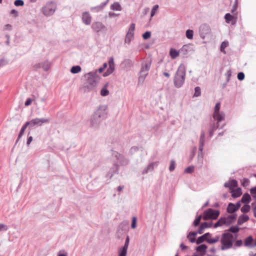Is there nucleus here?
I'll return each instance as SVG.
<instances>
[{
    "label": "nucleus",
    "mask_w": 256,
    "mask_h": 256,
    "mask_svg": "<svg viewBox=\"0 0 256 256\" xmlns=\"http://www.w3.org/2000/svg\"><path fill=\"white\" fill-rule=\"evenodd\" d=\"M148 75H146V74H142L140 73V76L138 78V84H142L144 82V80L146 79V77Z\"/></svg>",
    "instance_id": "4c0bfd02"
},
{
    "label": "nucleus",
    "mask_w": 256,
    "mask_h": 256,
    "mask_svg": "<svg viewBox=\"0 0 256 256\" xmlns=\"http://www.w3.org/2000/svg\"><path fill=\"white\" fill-rule=\"evenodd\" d=\"M136 226V217H133L131 227L132 228H134Z\"/></svg>",
    "instance_id": "680f3d73"
},
{
    "label": "nucleus",
    "mask_w": 256,
    "mask_h": 256,
    "mask_svg": "<svg viewBox=\"0 0 256 256\" xmlns=\"http://www.w3.org/2000/svg\"><path fill=\"white\" fill-rule=\"evenodd\" d=\"M212 222H202L201 224V225L203 226V228H210L212 226Z\"/></svg>",
    "instance_id": "864d4df0"
},
{
    "label": "nucleus",
    "mask_w": 256,
    "mask_h": 256,
    "mask_svg": "<svg viewBox=\"0 0 256 256\" xmlns=\"http://www.w3.org/2000/svg\"><path fill=\"white\" fill-rule=\"evenodd\" d=\"M108 106L106 105H100L96 110L94 114L100 118L104 120L106 118L108 114Z\"/></svg>",
    "instance_id": "0eeeda50"
},
{
    "label": "nucleus",
    "mask_w": 256,
    "mask_h": 256,
    "mask_svg": "<svg viewBox=\"0 0 256 256\" xmlns=\"http://www.w3.org/2000/svg\"><path fill=\"white\" fill-rule=\"evenodd\" d=\"M186 37L190 40L193 38L194 31L192 30H188L186 32Z\"/></svg>",
    "instance_id": "37998d69"
},
{
    "label": "nucleus",
    "mask_w": 256,
    "mask_h": 256,
    "mask_svg": "<svg viewBox=\"0 0 256 256\" xmlns=\"http://www.w3.org/2000/svg\"><path fill=\"white\" fill-rule=\"evenodd\" d=\"M228 42H223L220 45V51L226 54L224 49L228 46Z\"/></svg>",
    "instance_id": "49530a36"
},
{
    "label": "nucleus",
    "mask_w": 256,
    "mask_h": 256,
    "mask_svg": "<svg viewBox=\"0 0 256 256\" xmlns=\"http://www.w3.org/2000/svg\"><path fill=\"white\" fill-rule=\"evenodd\" d=\"M108 0H106V2H102L100 6H98L96 7H92L90 8L91 10H96V11H99L100 10L102 9L104 7L106 4Z\"/></svg>",
    "instance_id": "e433bc0d"
},
{
    "label": "nucleus",
    "mask_w": 256,
    "mask_h": 256,
    "mask_svg": "<svg viewBox=\"0 0 256 256\" xmlns=\"http://www.w3.org/2000/svg\"><path fill=\"white\" fill-rule=\"evenodd\" d=\"M50 63L48 61L46 60L42 62L41 68H42L44 70H48L50 69Z\"/></svg>",
    "instance_id": "f704fd0d"
},
{
    "label": "nucleus",
    "mask_w": 256,
    "mask_h": 256,
    "mask_svg": "<svg viewBox=\"0 0 256 256\" xmlns=\"http://www.w3.org/2000/svg\"><path fill=\"white\" fill-rule=\"evenodd\" d=\"M157 162H152L150 164L143 170L142 174H145L150 172H152L154 170V166H157Z\"/></svg>",
    "instance_id": "b1692460"
},
{
    "label": "nucleus",
    "mask_w": 256,
    "mask_h": 256,
    "mask_svg": "<svg viewBox=\"0 0 256 256\" xmlns=\"http://www.w3.org/2000/svg\"><path fill=\"white\" fill-rule=\"evenodd\" d=\"M158 4L154 5L153 6V8L151 10V14H150L151 17H152L154 16V15L155 14L156 12L158 10Z\"/></svg>",
    "instance_id": "5fc2aeb1"
},
{
    "label": "nucleus",
    "mask_w": 256,
    "mask_h": 256,
    "mask_svg": "<svg viewBox=\"0 0 256 256\" xmlns=\"http://www.w3.org/2000/svg\"><path fill=\"white\" fill-rule=\"evenodd\" d=\"M207 248V246L205 244H202L196 248V250L198 252H200L202 253V254L200 255H196V256H202L205 254L206 252V250Z\"/></svg>",
    "instance_id": "393cba45"
},
{
    "label": "nucleus",
    "mask_w": 256,
    "mask_h": 256,
    "mask_svg": "<svg viewBox=\"0 0 256 256\" xmlns=\"http://www.w3.org/2000/svg\"><path fill=\"white\" fill-rule=\"evenodd\" d=\"M211 236V234L209 232H206L202 236L198 237L196 240V242L197 244H200L202 243L204 241H206L207 242V240L208 239V238Z\"/></svg>",
    "instance_id": "412c9836"
},
{
    "label": "nucleus",
    "mask_w": 256,
    "mask_h": 256,
    "mask_svg": "<svg viewBox=\"0 0 256 256\" xmlns=\"http://www.w3.org/2000/svg\"><path fill=\"white\" fill-rule=\"evenodd\" d=\"M84 76L86 81L80 88V90L84 93L94 90L100 79L99 76L97 74V70L86 74Z\"/></svg>",
    "instance_id": "f03ea898"
},
{
    "label": "nucleus",
    "mask_w": 256,
    "mask_h": 256,
    "mask_svg": "<svg viewBox=\"0 0 256 256\" xmlns=\"http://www.w3.org/2000/svg\"><path fill=\"white\" fill-rule=\"evenodd\" d=\"M56 9V2L52 1L48 2L46 4L42 7V12L46 16H52Z\"/></svg>",
    "instance_id": "39448f33"
},
{
    "label": "nucleus",
    "mask_w": 256,
    "mask_h": 256,
    "mask_svg": "<svg viewBox=\"0 0 256 256\" xmlns=\"http://www.w3.org/2000/svg\"><path fill=\"white\" fill-rule=\"evenodd\" d=\"M111 9L113 10H121L122 8L120 4L118 2H114L112 4L111 6Z\"/></svg>",
    "instance_id": "58836bf2"
},
{
    "label": "nucleus",
    "mask_w": 256,
    "mask_h": 256,
    "mask_svg": "<svg viewBox=\"0 0 256 256\" xmlns=\"http://www.w3.org/2000/svg\"><path fill=\"white\" fill-rule=\"evenodd\" d=\"M200 37L204 39L206 35L210 32V28L207 24H202L200 26Z\"/></svg>",
    "instance_id": "dca6fc26"
},
{
    "label": "nucleus",
    "mask_w": 256,
    "mask_h": 256,
    "mask_svg": "<svg viewBox=\"0 0 256 256\" xmlns=\"http://www.w3.org/2000/svg\"><path fill=\"white\" fill-rule=\"evenodd\" d=\"M236 214L229 215L227 218H226V225L228 226L230 224H231L233 220L236 219Z\"/></svg>",
    "instance_id": "72a5a7b5"
},
{
    "label": "nucleus",
    "mask_w": 256,
    "mask_h": 256,
    "mask_svg": "<svg viewBox=\"0 0 256 256\" xmlns=\"http://www.w3.org/2000/svg\"><path fill=\"white\" fill-rule=\"evenodd\" d=\"M176 167V163L174 160H171L170 162V166H169V170L170 172H172Z\"/></svg>",
    "instance_id": "3c124183"
},
{
    "label": "nucleus",
    "mask_w": 256,
    "mask_h": 256,
    "mask_svg": "<svg viewBox=\"0 0 256 256\" xmlns=\"http://www.w3.org/2000/svg\"><path fill=\"white\" fill-rule=\"evenodd\" d=\"M250 192L253 198L256 199V186L250 188Z\"/></svg>",
    "instance_id": "bf43d9fd"
},
{
    "label": "nucleus",
    "mask_w": 256,
    "mask_h": 256,
    "mask_svg": "<svg viewBox=\"0 0 256 256\" xmlns=\"http://www.w3.org/2000/svg\"><path fill=\"white\" fill-rule=\"evenodd\" d=\"M121 64L124 70H128L133 66L134 63L130 59H125L122 62Z\"/></svg>",
    "instance_id": "a211bd4d"
},
{
    "label": "nucleus",
    "mask_w": 256,
    "mask_h": 256,
    "mask_svg": "<svg viewBox=\"0 0 256 256\" xmlns=\"http://www.w3.org/2000/svg\"><path fill=\"white\" fill-rule=\"evenodd\" d=\"M250 209V206H249L248 204H245L242 208H241V212L243 213H246L248 212Z\"/></svg>",
    "instance_id": "c03bdc74"
},
{
    "label": "nucleus",
    "mask_w": 256,
    "mask_h": 256,
    "mask_svg": "<svg viewBox=\"0 0 256 256\" xmlns=\"http://www.w3.org/2000/svg\"><path fill=\"white\" fill-rule=\"evenodd\" d=\"M128 249L122 247L118 250V256H126Z\"/></svg>",
    "instance_id": "79ce46f5"
},
{
    "label": "nucleus",
    "mask_w": 256,
    "mask_h": 256,
    "mask_svg": "<svg viewBox=\"0 0 256 256\" xmlns=\"http://www.w3.org/2000/svg\"><path fill=\"white\" fill-rule=\"evenodd\" d=\"M226 76H227V82L230 80V78L232 76V72L230 70H228L226 73Z\"/></svg>",
    "instance_id": "338daca9"
},
{
    "label": "nucleus",
    "mask_w": 256,
    "mask_h": 256,
    "mask_svg": "<svg viewBox=\"0 0 256 256\" xmlns=\"http://www.w3.org/2000/svg\"><path fill=\"white\" fill-rule=\"evenodd\" d=\"M236 14H234V15H232L230 13L226 14L224 16L226 22L228 24L231 22L232 24H235L236 22Z\"/></svg>",
    "instance_id": "2eb2a0df"
},
{
    "label": "nucleus",
    "mask_w": 256,
    "mask_h": 256,
    "mask_svg": "<svg viewBox=\"0 0 256 256\" xmlns=\"http://www.w3.org/2000/svg\"><path fill=\"white\" fill-rule=\"evenodd\" d=\"M220 212L218 210H214L212 208H208L204 211L203 215V219L207 220L209 219L215 220L218 218Z\"/></svg>",
    "instance_id": "423d86ee"
},
{
    "label": "nucleus",
    "mask_w": 256,
    "mask_h": 256,
    "mask_svg": "<svg viewBox=\"0 0 256 256\" xmlns=\"http://www.w3.org/2000/svg\"><path fill=\"white\" fill-rule=\"evenodd\" d=\"M118 172V166L117 164L113 166L108 172L107 176L111 178L112 176Z\"/></svg>",
    "instance_id": "5701e85b"
},
{
    "label": "nucleus",
    "mask_w": 256,
    "mask_h": 256,
    "mask_svg": "<svg viewBox=\"0 0 256 256\" xmlns=\"http://www.w3.org/2000/svg\"><path fill=\"white\" fill-rule=\"evenodd\" d=\"M242 194V190L240 188H238L236 190H232V198H238Z\"/></svg>",
    "instance_id": "7c9ffc66"
},
{
    "label": "nucleus",
    "mask_w": 256,
    "mask_h": 256,
    "mask_svg": "<svg viewBox=\"0 0 256 256\" xmlns=\"http://www.w3.org/2000/svg\"><path fill=\"white\" fill-rule=\"evenodd\" d=\"M139 147L138 146H132L130 150V152L132 154H133L134 152H136L138 151V150H139Z\"/></svg>",
    "instance_id": "69168bd1"
},
{
    "label": "nucleus",
    "mask_w": 256,
    "mask_h": 256,
    "mask_svg": "<svg viewBox=\"0 0 256 256\" xmlns=\"http://www.w3.org/2000/svg\"><path fill=\"white\" fill-rule=\"evenodd\" d=\"M238 186V182L236 180H232L224 183V186L226 188H229L230 190H232Z\"/></svg>",
    "instance_id": "aec40b11"
},
{
    "label": "nucleus",
    "mask_w": 256,
    "mask_h": 256,
    "mask_svg": "<svg viewBox=\"0 0 256 256\" xmlns=\"http://www.w3.org/2000/svg\"><path fill=\"white\" fill-rule=\"evenodd\" d=\"M194 166H190L185 169L184 172L186 173L190 174V173L192 172H194Z\"/></svg>",
    "instance_id": "4d7b16f0"
},
{
    "label": "nucleus",
    "mask_w": 256,
    "mask_h": 256,
    "mask_svg": "<svg viewBox=\"0 0 256 256\" xmlns=\"http://www.w3.org/2000/svg\"><path fill=\"white\" fill-rule=\"evenodd\" d=\"M8 229L7 225L0 223V232L6 231Z\"/></svg>",
    "instance_id": "13d9d810"
},
{
    "label": "nucleus",
    "mask_w": 256,
    "mask_h": 256,
    "mask_svg": "<svg viewBox=\"0 0 256 256\" xmlns=\"http://www.w3.org/2000/svg\"><path fill=\"white\" fill-rule=\"evenodd\" d=\"M202 217V215H200L194 220V226H198L200 224Z\"/></svg>",
    "instance_id": "8fccbe9b"
},
{
    "label": "nucleus",
    "mask_w": 256,
    "mask_h": 256,
    "mask_svg": "<svg viewBox=\"0 0 256 256\" xmlns=\"http://www.w3.org/2000/svg\"><path fill=\"white\" fill-rule=\"evenodd\" d=\"M14 4L16 6H22L24 5V2L22 0H16Z\"/></svg>",
    "instance_id": "6e6d98bb"
},
{
    "label": "nucleus",
    "mask_w": 256,
    "mask_h": 256,
    "mask_svg": "<svg viewBox=\"0 0 256 256\" xmlns=\"http://www.w3.org/2000/svg\"><path fill=\"white\" fill-rule=\"evenodd\" d=\"M30 126V122H27L25 123L24 124L20 132V133L18 134V138L16 140V144L18 143V140H20V139L21 138V137L22 136L23 134L24 133V130H26V128L28 126Z\"/></svg>",
    "instance_id": "a878e982"
},
{
    "label": "nucleus",
    "mask_w": 256,
    "mask_h": 256,
    "mask_svg": "<svg viewBox=\"0 0 256 256\" xmlns=\"http://www.w3.org/2000/svg\"><path fill=\"white\" fill-rule=\"evenodd\" d=\"M248 220H249V217L248 215L242 214L238 217V225H242V224L246 222Z\"/></svg>",
    "instance_id": "bb28decb"
},
{
    "label": "nucleus",
    "mask_w": 256,
    "mask_h": 256,
    "mask_svg": "<svg viewBox=\"0 0 256 256\" xmlns=\"http://www.w3.org/2000/svg\"><path fill=\"white\" fill-rule=\"evenodd\" d=\"M49 119L46 118H36L29 121L30 126L33 127L34 126H41L44 124L48 123Z\"/></svg>",
    "instance_id": "9b49d317"
},
{
    "label": "nucleus",
    "mask_w": 256,
    "mask_h": 256,
    "mask_svg": "<svg viewBox=\"0 0 256 256\" xmlns=\"http://www.w3.org/2000/svg\"><path fill=\"white\" fill-rule=\"evenodd\" d=\"M82 68L79 66H73L70 69V72L72 74H77L80 72Z\"/></svg>",
    "instance_id": "ea45409f"
},
{
    "label": "nucleus",
    "mask_w": 256,
    "mask_h": 256,
    "mask_svg": "<svg viewBox=\"0 0 256 256\" xmlns=\"http://www.w3.org/2000/svg\"><path fill=\"white\" fill-rule=\"evenodd\" d=\"M234 242V236L232 234L228 232L222 234L220 239L222 250H224L230 248L232 246Z\"/></svg>",
    "instance_id": "20e7f679"
},
{
    "label": "nucleus",
    "mask_w": 256,
    "mask_h": 256,
    "mask_svg": "<svg viewBox=\"0 0 256 256\" xmlns=\"http://www.w3.org/2000/svg\"><path fill=\"white\" fill-rule=\"evenodd\" d=\"M151 61L150 60L142 62L140 73L148 75L151 66Z\"/></svg>",
    "instance_id": "4468645a"
},
{
    "label": "nucleus",
    "mask_w": 256,
    "mask_h": 256,
    "mask_svg": "<svg viewBox=\"0 0 256 256\" xmlns=\"http://www.w3.org/2000/svg\"><path fill=\"white\" fill-rule=\"evenodd\" d=\"M129 242H130V238H129V236H128L126 238L124 244L122 246V248H126L128 249V245H129Z\"/></svg>",
    "instance_id": "0e129e2a"
},
{
    "label": "nucleus",
    "mask_w": 256,
    "mask_h": 256,
    "mask_svg": "<svg viewBox=\"0 0 256 256\" xmlns=\"http://www.w3.org/2000/svg\"><path fill=\"white\" fill-rule=\"evenodd\" d=\"M251 198L250 195L248 193H245L242 198L241 202L245 204H248Z\"/></svg>",
    "instance_id": "c85d7f7f"
},
{
    "label": "nucleus",
    "mask_w": 256,
    "mask_h": 256,
    "mask_svg": "<svg viewBox=\"0 0 256 256\" xmlns=\"http://www.w3.org/2000/svg\"><path fill=\"white\" fill-rule=\"evenodd\" d=\"M226 217H222L220 218L217 222H216L214 226V228H216L218 226H222L223 224H226Z\"/></svg>",
    "instance_id": "cd10ccee"
},
{
    "label": "nucleus",
    "mask_w": 256,
    "mask_h": 256,
    "mask_svg": "<svg viewBox=\"0 0 256 256\" xmlns=\"http://www.w3.org/2000/svg\"><path fill=\"white\" fill-rule=\"evenodd\" d=\"M186 78V70L184 66L181 64L178 68L174 78V86L176 88H181L184 84Z\"/></svg>",
    "instance_id": "7ed1b4c3"
},
{
    "label": "nucleus",
    "mask_w": 256,
    "mask_h": 256,
    "mask_svg": "<svg viewBox=\"0 0 256 256\" xmlns=\"http://www.w3.org/2000/svg\"><path fill=\"white\" fill-rule=\"evenodd\" d=\"M91 28L94 32L97 33L106 29V26L100 22H93L91 26Z\"/></svg>",
    "instance_id": "f8f14e48"
},
{
    "label": "nucleus",
    "mask_w": 256,
    "mask_h": 256,
    "mask_svg": "<svg viewBox=\"0 0 256 256\" xmlns=\"http://www.w3.org/2000/svg\"><path fill=\"white\" fill-rule=\"evenodd\" d=\"M180 51L173 48H171L170 51V55L172 59H175L180 54Z\"/></svg>",
    "instance_id": "c756f323"
},
{
    "label": "nucleus",
    "mask_w": 256,
    "mask_h": 256,
    "mask_svg": "<svg viewBox=\"0 0 256 256\" xmlns=\"http://www.w3.org/2000/svg\"><path fill=\"white\" fill-rule=\"evenodd\" d=\"M102 120L93 114L90 118V126L94 128H98Z\"/></svg>",
    "instance_id": "ddd939ff"
},
{
    "label": "nucleus",
    "mask_w": 256,
    "mask_h": 256,
    "mask_svg": "<svg viewBox=\"0 0 256 256\" xmlns=\"http://www.w3.org/2000/svg\"><path fill=\"white\" fill-rule=\"evenodd\" d=\"M238 0H235L234 1V2L232 6V8L231 10V12L234 14V12L236 10H237V8H238Z\"/></svg>",
    "instance_id": "603ef678"
},
{
    "label": "nucleus",
    "mask_w": 256,
    "mask_h": 256,
    "mask_svg": "<svg viewBox=\"0 0 256 256\" xmlns=\"http://www.w3.org/2000/svg\"><path fill=\"white\" fill-rule=\"evenodd\" d=\"M197 234V232H190L188 233L187 236L190 242L194 243L196 242V238L194 236Z\"/></svg>",
    "instance_id": "2f4dec72"
},
{
    "label": "nucleus",
    "mask_w": 256,
    "mask_h": 256,
    "mask_svg": "<svg viewBox=\"0 0 256 256\" xmlns=\"http://www.w3.org/2000/svg\"><path fill=\"white\" fill-rule=\"evenodd\" d=\"M220 103L217 102L214 108L212 114V123L210 125L209 135L211 138L215 130L217 129H222L226 125L224 121L225 120V114L224 112L220 111Z\"/></svg>",
    "instance_id": "f257e3e1"
},
{
    "label": "nucleus",
    "mask_w": 256,
    "mask_h": 256,
    "mask_svg": "<svg viewBox=\"0 0 256 256\" xmlns=\"http://www.w3.org/2000/svg\"><path fill=\"white\" fill-rule=\"evenodd\" d=\"M114 70V66H109L106 71L104 74V76H108L113 72Z\"/></svg>",
    "instance_id": "a19ab883"
},
{
    "label": "nucleus",
    "mask_w": 256,
    "mask_h": 256,
    "mask_svg": "<svg viewBox=\"0 0 256 256\" xmlns=\"http://www.w3.org/2000/svg\"><path fill=\"white\" fill-rule=\"evenodd\" d=\"M219 240H220V236H216L214 238H208L207 240V242L210 244H214V243L218 242Z\"/></svg>",
    "instance_id": "a18cd8bd"
},
{
    "label": "nucleus",
    "mask_w": 256,
    "mask_h": 256,
    "mask_svg": "<svg viewBox=\"0 0 256 256\" xmlns=\"http://www.w3.org/2000/svg\"><path fill=\"white\" fill-rule=\"evenodd\" d=\"M201 94L200 88L199 86H196L194 88V96H199Z\"/></svg>",
    "instance_id": "09e8293b"
},
{
    "label": "nucleus",
    "mask_w": 256,
    "mask_h": 256,
    "mask_svg": "<svg viewBox=\"0 0 256 256\" xmlns=\"http://www.w3.org/2000/svg\"><path fill=\"white\" fill-rule=\"evenodd\" d=\"M235 204L233 203L230 202L228 204L227 207V212L228 213H233L237 210Z\"/></svg>",
    "instance_id": "473e14b6"
},
{
    "label": "nucleus",
    "mask_w": 256,
    "mask_h": 256,
    "mask_svg": "<svg viewBox=\"0 0 256 256\" xmlns=\"http://www.w3.org/2000/svg\"><path fill=\"white\" fill-rule=\"evenodd\" d=\"M108 86V84H106L100 90V94L103 96H108L109 94V91L108 90L107 87Z\"/></svg>",
    "instance_id": "c9c22d12"
},
{
    "label": "nucleus",
    "mask_w": 256,
    "mask_h": 256,
    "mask_svg": "<svg viewBox=\"0 0 256 256\" xmlns=\"http://www.w3.org/2000/svg\"><path fill=\"white\" fill-rule=\"evenodd\" d=\"M204 144L205 140H200L197 162L200 166H202L203 164L204 154L202 151Z\"/></svg>",
    "instance_id": "1a4fd4ad"
},
{
    "label": "nucleus",
    "mask_w": 256,
    "mask_h": 256,
    "mask_svg": "<svg viewBox=\"0 0 256 256\" xmlns=\"http://www.w3.org/2000/svg\"><path fill=\"white\" fill-rule=\"evenodd\" d=\"M150 36L151 32L149 31H147L142 34V38L146 40L150 38Z\"/></svg>",
    "instance_id": "052dcab7"
},
{
    "label": "nucleus",
    "mask_w": 256,
    "mask_h": 256,
    "mask_svg": "<svg viewBox=\"0 0 256 256\" xmlns=\"http://www.w3.org/2000/svg\"><path fill=\"white\" fill-rule=\"evenodd\" d=\"M254 240L252 236H250L246 238L244 240V245L249 248H254Z\"/></svg>",
    "instance_id": "6ab92c4d"
},
{
    "label": "nucleus",
    "mask_w": 256,
    "mask_h": 256,
    "mask_svg": "<svg viewBox=\"0 0 256 256\" xmlns=\"http://www.w3.org/2000/svg\"><path fill=\"white\" fill-rule=\"evenodd\" d=\"M238 78L240 80H242L244 78V74L242 72H240L238 74Z\"/></svg>",
    "instance_id": "e2e57ef3"
},
{
    "label": "nucleus",
    "mask_w": 256,
    "mask_h": 256,
    "mask_svg": "<svg viewBox=\"0 0 256 256\" xmlns=\"http://www.w3.org/2000/svg\"><path fill=\"white\" fill-rule=\"evenodd\" d=\"M192 50V45L190 44L184 45L180 50V52L186 55Z\"/></svg>",
    "instance_id": "4be33fe9"
},
{
    "label": "nucleus",
    "mask_w": 256,
    "mask_h": 256,
    "mask_svg": "<svg viewBox=\"0 0 256 256\" xmlns=\"http://www.w3.org/2000/svg\"><path fill=\"white\" fill-rule=\"evenodd\" d=\"M136 25L134 23H132L129 27L128 31L126 32L124 42L128 44H130L131 41L134 38V32Z\"/></svg>",
    "instance_id": "6e6552de"
},
{
    "label": "nucleus",
    "mask_w": 256,
    "mask_h": 256,
    "mask_svg": "<svg viewBox=\"0 0 256 256\" xmlns=\"http://www.w3.org/2000/svg\"><path fill=\"white\" fill-rule=\"evenodd\" d=\"M112 156L117 160V162L122 166H126L128 164L129 160L117 152H112Z\"/></svg>",
    "instance_id": "9d476101"
},
{
    "label": "nucleus",
    "mask_w": 256,
    "mask_h": 256,
    "mask_svg": "<svg viewBox=\"0 0 256 256\" xmlns=\"http://www.w3.org/2000/svg\"><path fill=\"white\" fill-rule=\"evenodd\" d=\"M82 21L86 25H90L92 22V16L90 14L87 12H84L82 14Z\"/></svg>",
    "instance_id": "f3484780"
},
{
    "label": "nucleus",
    "mask_w": 256,
    "mask_h": 256,
    "mask_svg": "<svg viewBox=\"0 0 256 256\" xmlns=\"http://www.w3.org/2000/svg\"><path fill=\"white\" fill-rule=\"evenodd\" d=\"M239 230L240 228L237 226H232L229 229V230L232 233H236Z\"/></svg>",
    "instance_id": "de8ad7c7"
},
{
    "label": "nucleus",
    "mask_w": 256,
    "mask_h": 256,
    "mask_svg": "<svg viewBox=\"0 0 256 256\" xmlns=\"http://www.w3.org/2000/svg\"><path fill=\"white\" fill-rule=\"evenodd\" d=\"M10 14L14 17H17L18 16V12L15 10H12L10 11Z\"/></svg>",
    "instance_id": "774afa93"
}]
</instances>
